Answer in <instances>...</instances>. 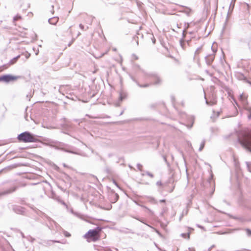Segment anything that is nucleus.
<instances>
[{
    "label": "nucleus",
    "mask_w": 251,
    "mask_h": 251,
    "mask_svg": "<svg viewBox=\"0 0 251 251\" xmlns=\"http://www.w3.org/2000/svg\"><path fill=\"white\" fill-rule=\"evenodd\" d=\"M58 17H53L49 20V22L51 25H55L58 22Z\"/></svg>",
    "instance_id": "nucleus-8"
},
{
    "label": "nucleus",
    "mask_w": 251,
    "mask_h": 251,
    "mask_svg": "<svg viewBox=\"0 0 251 251\" xmlns=\"http://www.w3.org/2000/svg\"><path fill=\"white\" fill-rule=\"evenodd\" d=\"M246 231H247V233L248 234V235H251V230H250L249 229H246Z\"/></svg>",
    "instance_id": "nucleus-13"
},
{
    "label": "nucleus",
    "mask_w": 251,
    "mask_h": 251,
    "mask_svg": "<svg viewBox=\"0 0 251 251\" xmlns=\"http://www.w3.org/2000/svg\"><path fill=\"white\" fill-rule=\"evenodd\" d=\"M20 55H18L17 56H16V57H14L13 58V59H12L9 62V63L7 64V65H8V66H10L11 65H13L14 64H15L18 60V59L20 58Z\"/></svg>",
    "instance_id": "nucleus-7"
},
{
    "label": "nucleus",
    "mask_w": 251,
    "mask_h": 251,
    "mask_svg": "<svg viewBox=\"0 0 251 251\" xmlns=\"http://www.w3.org/2000/svg\"><path fill=\"white\" fill-rule=\"evenodd\" d=\"M182 236L184 238L189 239L190 238V234L188 233H183L181 234Z\"/></svg>",
    "instance_id": "nucleus-12"
},
{
    "label": "nucleus",
    "mask_w": 251,
    "mask_h": 251,
    "mask_svg": "<svg viewBox=\"0 0 251 251\" xmlns=\"http://www.w3.org/2000/svg\"><path fill=\"white\" fill-rule=\"evenodd\" d=\"M18 140L19 142L27 143V142H34L36 141V137L27 132H23L18 136Z\"/></svg>",
    "instance_id": "nucleus-2"
},
{
    "label": "nucleus",
    "mask_w": 251,
    "mask_h": 251,
    "mask_svg": "<svg viewBox=\"0 0 251 251\" xmlns=\"http://www.w3.org/2000/svg\"><path fill=\"white\" fill-rule=\"evenodd\" d=\"M239 100L244 106H246L248 105V96L246 94L244 93L241 94L239 97Z\"/></svg>",
    "instance_id": "nucleus-5"
},
{
    "label": "nucleus",
    "mask_w": 251,
    "mask_h": 251,
    "mask_svg": "<svg viewBox=\"0 0 251 251\" xmlns=\"http://www.w3.org/2000/svg\"><path fill=\"white\" fill-rule=\"evenodd\" d=\"M9 67L7 64H4L0 66V73L6 70Z\"/></svg>",
    "instance_id": "nucleus-10"
},
{
    "label": "nucleus",
    "mask_w": 251,
    "mask_h": 251,
    "mask_svg": "<svg viewBox=\"0 0 251 251\" xmlns=\"http://www.w3.org/2000/svg\"><path fill=\"white\" fill-rule=\"evenodd\" d=\"M160 201L161 202H165V200H160Z\"/></svg>",
    "instance_id": "nucleus-17"
},
{
    "label": "nucleus",
    "mask_w": 251,
    "mask_h": 251,
    "mask_svg": "<svg viewBox=\"0 0 251 251\" xmlns=\"http://www.w3.org/2000/svg\"><path fill=\"white\" fill-rule=\"evenodd\" d=\"M20 76L13 75H5L0 76V82L3 81L8 83L11 81H14L20 78Z\"/></svg>",
    "instance_id": "nucleus-4"
},
{
    "label": "nucleus",
    "mask_w": 251,
    "mask_h": 251,
    "mask_svg": "<svg viewBox=\"0 0 251 251\" xmlns=\"http://www.w3.org/2000/svg\"><path fill=\"white\" fill-rule=\"evenodd\" d=\"M240 142L245 148L251 150V130L246 131L244 133Z\"/></svg>",
    "instance_id": "nucleus-3"
},
{
    "label": "nucleus",
    "mask_w": 251,
    "mask_h": 251,
    "mask_svg": "<svg viewBox=\"0 0 251 251\" xmlns=\"http://www.w3.org/2000/svg\"><path fill=\"white\" fill-rule=\"evenodd\" d=\"M206 103L210 105H215L217 103V99L216 97H213L212 100H209L208 99L206 100Z\"/></svg>",
    "instance_id": "nucleus-6"
},
{
    "label": "nucleus",
    "mask_w": 251,
    "mask_h": 251,
    "mask_svg": "<svg viewBox=\"0 0 251 251\" xmlns=\"http://www.w3.org/2000/svg\"><path fill=\"white\" fill-rule=\"evenodd\" d=\"M65 235L66 236H67V237H69V236H70V233H68V232H66V233H65Z\"/></svg>",
    "instance_id": "nucleus-16"
},
{
    "label": "nucleus",
    "mask_w": 251,
    "mask_h": 251,
    "mask_svg": "<svg viewBox=\"0 0 251 251\" xmlns=\"http://www.w3.org/2000/svg\"><path fill=\"white\" fill-rule=\"evenodd\" d=\"M202 51V47H201L197 49L195 52V56H198Z\"/></svg>",
    "instance_id": "nucleus-11"
},
{
    "label": "nucleus",
    "mask_w": 251,
    "mask_h": 251,
    "mask_svg": "<svg viewBox=\"0 0 251 251\" xmlns=\"http://www.w3.org/2000/svg\"><path fill=\"white\" fill-rule=\"evenodd\" d=\"M155 39L154 40V41H153V43H155Z\"/></svg>",
    "instance_id": "nucleus-18"
},
{
    "label": "nucleus",
    "mask_w": 251,
    "mask_h": 251,
    "mask_svg": "<svg viewBox=\"0 0 251 251\" xmlns=\"http://www.w3.org/2000/svg\"><path fill=\"white\" fill-rule=\"evenodd\" d=\"M79 27H80L81 29H84V25L82 24H80L79 25Z\"/></svg>",
    "instance_id": "nucleus-15"
},
{
    "label": "nucleus",
    "mask_w": 251,
    "mask_h": 251,
    "mask_svg": "<svg viewBox=\"0 0 251 251\" xmlns=\"http://www.w3.org/2000/svg\"><path fill=\"white\" fill-rule=\"evenodd\" d=\"M82 18L84 20L86 19H88V18H89L88 16H87V15H84L83 16H82Z\"/></svg>",
    "instance_id": "nucleus-14"
},
{
    "label": "nucleus",
    "mask_w": 251,
    "mask_h": 251,
    "mask_svg": "<svg viewBox=\"0 0 251 251\" xmlns=\"http://www.w3.org/2000/svg\"><path fill=\"white\" fill-rule=\"evenodd\" d=\"M215 58V55L214 54H210L207 56V61L209 64L212 63Z\"/></svg>",
    "instance_id": "nucleus-9"
},
{
    "label": "nucleus",
    "mask_w": 251,
    "mask_h": 251,
    "mask_svg": "<svg viewBox=\"0 0 251 251\" xmlns=\"http://www.w3.org/2000/svg\"><path fill=\"white\" fill-rule=\"evenodd\" d=\"M101 228L97 227L95 229L89 230L84 236V237L89 242H96L100 238Z\"/></svg>",
    "instance_id": "nucleus-1"
}]
</instances>
